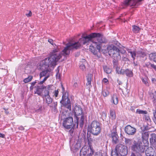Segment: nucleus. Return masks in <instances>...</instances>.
Wrapping results in <instances>:
<instances>
[{
	"label": "nucleus",
	"mask_w": 156,
	"mask_h": 156,
	"mask_svg": "<svg viewBox=\"0 0 156 156\" xmlns=\"http://www.w3.org/2000/svg\"><path fill=\"white\" fill-rule=\"evenodd\" d=\"M105 39L101 34L98 33H92L88 35L83 34L82 38H80L78 42H75L73 44H75V45L79 44L77 47V49L82 44H85L90 41H92V44L90 46V49L93 54L96 55L98 58L100 57L101 43L105 42Z\"/></svg>",
	"instance_id": "1"
},
{
	"label": "nucleus",
	"mask_w": 156,
	"mask_h": 156,
	"mask_svg": "<svg viewBox=\"0 0 156 156\" xmlns=\"http://www.w3.org/2000/svg\"><path fill=\"white\" fill-rule=\"evenodd\" d=\"M75 44L70 43L67 44L66 47L61 52L60 51L59 46H58L56 49L53 50L48 58L44 59L41 62L40 66L44 67L45 69H48L49 67H54L57 65V62L62 56L64 57L63 60L66 59V57L69 54L70 50L77 48V47L79 46V44L75 46Z\"/></svg>",
	"instance_id": "2"
},
{
	"label": "nucleus",
	"mask_w": 156,
	"mask_h": 156,
	"mask_svg": "<svg viewBox=\"0 0 156 156\" xmlns=\"http://www.w3.org/2000/svg\"><path fill=\"white\" fill-rule=\"evenodd\" d=\"M134 143L131 146V150L133 151L131 154L135 156H143L147 146L141 141L134 140Z\"/></svg>",
	"instance_id": "3"
},
{
	"label": "nucleus",
	"mask_w": 156,
	"mask_h": 156,
	"mask_svg": "<svg viewBox=\"0 0 156 156\" xmlns=\"http://www.w3.org/2000/svg\"><path fill=\"white\" fill-rule=\"evenodd\" d=\"M101 125L100 123L96 121H94L88 126L87 130L92 134L97 136L101 132Z\"/></svg>",
	"instance_id": "4"
},
{
	"label": "nucleus",
	"mask_w": 156,
	"mask_h": 156,
	"mask_svg": "<svg viewBox=\"0 0 156 156\" xmlns=\"http://www.w3.org/2000/svg\"><path fill=\"white\" fill-rule=\"evenodd\" d=\"M115 151H112V156H119L120 154L121 156H124L127 154V147L125 145L122 144H118L115 148Z\"/></svg>",
	"instance_id": "5"
},
{
	"label": "nucleus",
	"mask_w": 156,
	"mask_h": 156,
	"mask_svg": "<svg viewBox=\"0 0 156 156\" xmlns=\"http://www.w3.org/2000/svg\"><path fill=\"white\" fill-rule=\"evenodd\" d=\"M49 76V75L46 76L44 77L42 81H40L38 83V85L35 86V87L36 88V91L35 92V94H37L38 95L41 96L44 89H45L46 90L50 91L51 87H52V85H50L46 87L42 85L43 83L47 80Z\"/></svg>",
	"instance_id": "6"
},
{
	"label": "nucleus",
	"mask_w": 156,
	"mask_h": 156,
	"mask_svg": "<svg viewBox=\"0 0 156 156\" xmlns=\"http://www.w3.org/2000/svg\"><path fill=\"white\" fill-rule=\"evenodd\" d=\"M109 55L112 58L117 59H120L121 56L120 54V51L116 46L113 45H109L107 47Z\"/></svg>",
	"instance_id": "7"
},
{
	"label": "nucleus",
	"mask_w": 156,
	"mask_h": 156,
	"mask_svg": "<svg viewBox=\"0 0 156 156\" xmlns=\"http://www.w3.org/2000/svg\"><path fill=\"white\" fill-rule=\"evenodd\" d=\"M62 86L63 95L62 100L60 102L62 105L67 108L69 111L71 110V103L69 98L68 97V94L67 92L64 93L65 90L64 88Z\"/></svg>",
	"instance_id": "8"
},
{
	"label": "nucleus",
	"mask_w": 156,
	"mask_h": 156,
	"mask_svg": "<svg viewBox=\"0 0 156 156\" xmlns=\"http://www.w3.org/2000/svg\"><path fill=\"white\" fill-rule=\"evenodd\" d=\"M73 111L74 113V117L76 119V120H74V122L76 123V127H78L79 120V118L78 116L83 114V110L80 106L76 105L73 109Z\"/></svg>",
	"instance_id": "9"
},
{
	"label": "nucleus",
	"mask_w": 156,
	"mask_h": 156,
	"mask_svg": "<svg viewBox=\"0 0 156 156\" xmlns=\"http://www.w3.org/2000/svg\"><path fill=\"white\" fill-rule=\"evenodd\" d=\"M142 0H125L122 5V8H124L128 5L137 7L141 4V2Z\"/></svg>",
	"instance_id": "10"
},
{
	"label": "nucleus",
	"mask_w": 156,
	"mask_h": 156,
	"mask_svg": "<svg viewBox=\"0 0 156 156\" xmlns=\"http://www.w3.org/2000/svg\"><path fill=\"white\" fill-rule=\"evenodd\" d=\"M63 125L66 129H69L72 126H75V124L73 123V118L71 117H69L64 119Z\"/></svg>",
	"instance_id": "11"
},
{
	"label": "nucleus",
	"mask_w": 156,
	"mask_h": 156,
	"mask_svg": "<svg viewBox=\"0 0 156 156\" xmlns=\"http://www.w3.org/2000/svg\"><path fill=\"white\" fill-rule=\"evenodd\" d=\"M113 127L111 133L109 134V137L112 138L113 143L116 144L119 142V136L117 133L116 128L114 126Z\"/></svg>",
	"instance_id": "12"
},
{
	"label": "nucleus",
	"mask_w": 156,
	"mask_h": 156,
	"mask_svg": "<svg viewBox=\"0 0 156 156\" xmlns=\"http://www.w3.org/2000/svg\"><path fill=\"white\" fill-rule=\"evenodd\" d=\"M124 130L126 133L129 135H133L136 132V129L129 125L125 127Z\"/></svg>",
	"instance_id": "13"
},
{
	"label": "nucleus",
	"mask_w": 156,
	"mask_h": 156,
	"mask_svg": "<svg viewBox=\"0 0 156 156\" xmlns=\"http://www.w3.org/2000/svg\"><path fill=\"white\" fill-rule=\"evenodd\" d=\"M120 73L123 75H126L129 77H132L133 76L132 71L128 69H122L119 72Z\"/></svg>",
	"instance_id": "14"
},
{
	"label": "nucleus",
	"mask_w": 156,
	"mask_h": 156,
	"mask_svg": "<svg viewBox=\"0 0 156 156\" xmlns=\"http://www.w3.org/2000/svg\"><path fill=\"white\" fill-rule=\"evenodd\" d=\"M124 141L126 146L129 147L131 149V146H132L133 144H134V142L135 140H133L132 139H129L126 138H124Z\"/></svg>",
	"instance_id": "15"
},
{
	"label": "nucleus",
	"mask_w": 156,
	"mask_h": 156,
	"mask_svg": "<svg viewBox=\"0 0 156 156\" xmlns=\"http://www.w3.org/2000/svg\"><path fill=\"white\" fill-rule=\"evenodd\" d=\"M145 153L146 156H156V153L151 148H147L145 150Z\"/></svg>",
	"instance_id": "16"
},
{
	"label": "nucleus",
	"mask_w": 156,
	"mask_h": 156,
	"mask_svg": "<svg viewBox=\"0 0 156 156\" xmlns=\"http://www.w3.org/2000/svg\"><path fill=\"white\" fill-rule=\"evenodd\" d=\"M151 137L150 139V143L152 144L156 145V134L154 133L151 134Z\"/></svg>",
	"instance_id": "17"
},
{
	"label": "nucleus",
	"mask_w": 156,
	"mask_h": 156,
	"mask_svg": "<svg viewBox=\"0 0 156 156\" xmlns=\"http://www.w3.org/2000/svg\"><path fill=\"white\" fill-rule=\"evenodd\" d=\"M89 152H90V149L83 148L80 151V156H86L87 153L89 154Z\"/></svg>",
	"instance_id": "18"
},
{
	"label": "nucleus",
	"mask_w": 156,
	"mask_h": 156,
	"mask_svg": "<svg viewBox=\"0 0 156 156\" xmlns=\"http://www.w3.org/2000/svg\"><path fill=\"white\" fill-rule=\"evenodd\" d=\"M88 133L86 134V131L83 130L81 134V135L83 138L84 139L85 141L87 140L88 144H89L90 141H91L90 140L91 139V138H89L88 137Z\"/></svg>",
	"instance_id": "19"
},
{
	"label": "nucleus",
	"mask_w": 156,
	"mask_h": 156,
	"mask_svg": "<svg viewBox=\"0 0 156 156\" xmlns=\"http://www.w3.org/2000/svg\"><path fill=\"white\" fill-rule=\"evenodd\" d=\"M149 58L150 60L156 62V53H152L149 55Z\"/></svg>",
	"instance_id": "20"
},
{
	"label": "nucleus",
	"mask_w": 156,
	"mask_h": 156,
	"mask_svg": "<svg viewBox=\"0 0 156 156\" xmlns=\"http://www.w3.org/2000/svg\"><path fill=\"white\" fill-rule=\"evenodd\" d=\"M44 98H45V101L47 104L48 106H49V105L52 102V99L51 98L50 96L44 97Z\"/></svg>",
	"instance_id": "21"
},
{
	"label": "nucleus",
	"mask_w": 156,
	"mask_h": 156,
	"mask_svg": "<svg viewBox=\"0 0 156 156\" xmlns=\"http://www.w3.org/2000/svg\"><path fill=\"white\" fill-rule=\"evenodd\" d=\"M112 101L115 105L118 103V98L116 94H114L112 97Z\"/></svg>",
	"instance_id": "22"
},
{
	"label": "nucleus",
	"mask_w": 156,
	"mask_h": 156,
	"mask_svg": "<svg viewBox=\"0 0 156 156\" xmlns=\"http://www.w3.org/2000/svg\"><path fill=\"white\" fill-rule=\"evenodd\" d=\"M92 76L91 74H89L87 76V83L86 85L87 86L91 85Z\"/></svg>",
	"instance_id": "23"
},
{
	"label": "nucleus",
	"mask_w": 156,
	"mask_h": 156,
	"mask_svg": "<svg viewBox=\"0 0 156 156\" xmlns=\"http://www.w3.org/2000/svg\"><path fill=\"white\" fill-rule=\"evenodd\" d=\"M103 69L104 72L107 74H109L111 73V69L107 66H103Z\"/></svg>",
	"instance_id": "24"
},
{
	"label": "nucleus",
	"mask_w": 156,
	"mask_h": 156,
	"mask_svg": "<svg viewBox=\"0 0 156 156\" xmlns=\"http://www.w3.org/2000/svg\"><path fill=\"white\" fill-rule=\"evenodd\" d=\"M84 119L85 117L83 114L81 115V118L79 122L80 126L81 127H82L83 125Z\"/></svg>",
	"instance_id": "25"
},
{
	"label": "nucleus",
	"mask_w": 156,
	"mask_h": 156,
	"mask_svg": "<svg viewBox=\"0 0 156 156\" xmlns=\"http://www.w3.org/2000/svg\"><path fill=\"white\" fill-rule=\"evenodd\" d=\"M132 30L135 33H138L140 30V28L138 26L135 25L132 26Z\"/></svg>",
	"instance_id": "26"
},
{
	"label": "nucleus",
	"mask_w": 156,
	"mask_h": 156,
	"mask_svg": "<svg viewBox=\"0 0 156 156\" xmlns=\"http://www.w3.org/2000/svg\"><path fill=\"white\" fill-rule=\"evenodd\" d=\"M146 55L145 53L141 51H137V57H144Z\"/></svg>",
	"instance_id": "27"
},
{
	"label": "nucleus",
	"mask_w": 156,
	"mask_h": 156,
	"mask_svg": "<svg viewBox=\"0 0 156 156\" xmlns=\"http://www.w3.org/2000/svg\"><path fill=\"white\" fill-rule=\"evenodd\" d=\"M128 52L130 54L132 57L133 58V60H134L135 59V57H137V52H136L134 51H128Z\"/></svg>",
	"instance_id": "28"
},
{
	"label": "nucleus",
	"mask_w": 156,
	"mask_h": 156,
	"mask_svg": "<svg viewBox=\"0 0 156 156\" xmlns=\"http://www.w3.org/2000/svg\"><path fill=\"white\" fill-rule=\"evenodd\" d=\"M110 115L112 119H115L116 118L115 112L112 110H110Z\"/></svg>",
	"instance_id": "29"
},
{
	"label": "nucleus",
	"mask_w": 156,
	"mask_h": 156,
	"mask_svg": "<svg viewBox=\"0 0 156 156\" xmlns=\"http://www.w3.org/2000/svg\"><path fill=\"white\" fill-rule=\"evenodd\" d=\"M33 76H29L23 80V82L25 83H27L30 81L32 79Z\"/></svg>",
	"instance_id": "30"
},
{
	"label": "nucleus",
	"mask_w": 156,
	"mask_h": 156,
	"mask_svg": "<svg viewBox=\"0 0 156 156\" xmlns=\"http://www.w3.org/2000/svg\"><path fill=\"white\" fill-rule=\"evenodd\" d=\"M141 133L142 134V137L143 139H146L148 137L149 134L148 132H142Z\"/></svg>",
	"instance_id": "31"
},
{
	"label": "nucleus",
	"mask_w": 156,
	"mask_h": 156,
	"mask_svg": "<svg viewBox=\"0 0 156 156\" xmlns=\"http://www.w3.org/2000/svg\"><path fill=\"white\" fill-rule=\"evenodd\" d=\"M57 102H53L51 104V105H50L49 106L51 107L52 108L54 109L55 111H56L57 109Z\"/></svg>",
	"instance_id": "32"
},
{
	"label": "nucleus",
	"mask_w": 156,
	"mask_h": 156,
	"mask_svg": "<svg viewBox=\"0 0 156 156\" xmlns=\"http://www.w3.org/2000/svg\"><path fill=\"white\" fill-rule=\"evenodd\" d=\"M136 113L141 114H147V112L146 111H143L140 109H137L136 111Z\"/></svg>",
	"instance_id": "33"
},
{
	"label": "nucleus",
	"mask_w": 156,
	"mask_h": 156,
	"mask_svg": "<svg viewBox=\"0 0 156 156\" xmlns=\"http://www.w3.org/2000/svg\"><path fill=\"white\" fill-rule=\"evenodd\" d=\"M48 72L47 70H45L41 73L40 74V78H41L42 77L45 76L47 74Z\"/></svg>",
	"instance_id": "34"
},
{
	"label": "nucleus",
	"mask_w": 156,
	"mask_h": 156,
	"mask_svg": "<svg viewBox=\"0 0 156 156\" xmlns=\"http://www.w3.org/2000/svg\"><path fill=\"white\" fill-rule=\"evenodd\" d=\"M102 94L104 97H106L109 94V92L108 90H102Z\"/></svg>",
	"instance_id": "35"
},
{
	"label": "nucleus",
	"mask_w": 156,
	"mask_h": 156,
	"mask_svg": "<svg viewBox=\"0 0 156 156\" xmlns=\"http://www.w3.org/2000/svg\"><path fill=\"white\" fill-rule=\"evenodd\" d=\"M113 58V63L114 66L115 67H116L117 66V65H118V61L119 60V59H115V58Z\"/></svg>",
	"instance_id": "36"
},
{
	"label": "nucleus",
	"mask_w": 156,
	"mask_h": 156,
	"mask_svg": "<svg viewBox=\"0 0 156 156\" xmlns=\"http://www.w3.org/2000/svg\"><path fill=\"white\" fill-rule=\"evenodd\" d=\"M75 126H73L71 128V129L69 131V133L70 135L72 136L74 131Z\"/></svg>",
	"instance_id": "37"
},
{
	"label": "nucleus",
	"mask_w": 156,
	"mask_h": 156,
	"mask_svg": "<svg viewBox=\"0 0 156 156\" xmlns=\"http://www.w3.org/2000/svg\"><path fill=\"white\" fill-rule=\"evenodd\" d=\"M44 97H48L50 96L49 95V91L48 90H47L45 89L44 91Z\"/></svg>",
	"instance_id": "38"
},
{
	"label": "nucleus",
	"mask_w": 156,
	"mask_h": 156,
	"mask_svg": "<svg viewBox=\"0 0 156 156\" xmlns=\"http://www.w3.org/2000/svg\"><path fill=\"white\" fill-rule=\"evenodd\" d=\"M94 151L90 147V152L89 154H87V156H92L94 154Z\"/></svg>",
	"instance_id": "39"
},
{
	"label": "nucleus",
	"mask_w": 156,
	"mask_h": 156,
	"mask_svg": "<svg viewBox=\"0 0 156 156\" xmlns=\"http://www.w3.org/2000/svg\"><path fill=\"white\" fill-rule=\"evenodd\" d=\"M145 126L144 125H143L140 127V129L141 130V133H142V132H145V131H146L145 129Z\"/></svg>",
	"instance_id": "40"
},
{
	"label": "nucleus",
	"mask_w": 156,
	"mask_h": 156,
	"mask_svg": "<svg viewBox=\"0 0 156 156\" xmlns=\"http://www.w3.org/2000/svg\"><path fill=\"white\" fill-rule=\"evenodd\" d=\"M80 68L81 69H82V70H84L85 69V65L83 64H81L80 66Z\"/></svg>",
	"instance_id": "41"
},
{
	"label": "nucleus",
	"mask_w": 156,
	"mask_h": 156,
	"mask_svg": "<svg viewBox=\"0 0 156 156\" xmlns=\"http://www.w3.org/2000/svg\"><path fill=\"white\" fill-rule=\"evenodd\" d=\"M142 82L144 83L146 85H148V83L146 79H142Z\"/></svg>",
	"instance_id": "42"
},
{
	"label": "nucleus",
	"mask_w": 156,
	"mask_h": 156,
	"mask_svg": "<svg viewBox=\"0 0 156 156\" xmlns=\"http://www.w3.org/2000/svg\"><path fill=\"white\" fill-rule=\"evenodd\" d=\"M48 41L49 43H50L52 45H54L55 44V46H56L55 44H53V41L52 39H48Z\"/></svg>",
	"instance_id": "43"
},
{
	"label": "nucleus",
	"mask_w": 156,
	"mask_h": 156,
	"mask_svg": "<svg viewBox=\"0 0 156 156\" xmlns=\"http://www.w3.org/2000/svg\"><path fill=\"white\" fill-rule=\"evenodd\" d=\"M58 90H55L54 92V95L55 96V97H57L58 94Z\"/></svg>",
	"instance_id": "44"
},
{
	"label": "nucleus",
	"mask_w": 156,
	"mask_h": 156,
	"mask_svg": "<svg viewBox=\"0 0 156 156\" xmlns=\"http://www.w3.org/2000/svg\"><path fill=\"white\" fill-rule=\"evenodd\" d=\"M103 81L106 83L108 82V81L107 79L106 78H104L103 80Z\"/></svg>",
	"instance_id": "45"
},
{
	"label": "nucleus",
	"mask_w": 156,
	"mask_h": 156,
	"mask_svg": "<svg viewBox=\"0 0 156 156\" xmlns=\"http://www.w3.org/2000/svg\"><path fill=\"white\" fill-rule=\"evenodd\" d=\"M32 15V12L31 11H30L28 13H26V15L27 17L30 16Z\"/></svg>",
	"instance_id": "46"
},
{
	"label": "nucleus",
	"mask_w": 156,
	"mask_h": 156,
	"mask_svg": "<svg viewBox=\"0 0 156 156\" xmlns=\"http://www.w3.org/2000/svg\"><path fill=\"white\" fill-rule=\"evenodd\" d=\"M145 120L146 121H151V119L149 116H146L145 118Z\"/></svg>",
	"instance_id": "47"
},
{
	"label": "nucleus",
	"mask_w": 156,
	"mask_h": 156,
	"mask_svg": "<svg viewBox=\"0 0 156 156\" xmlns=\"http://www.w3.org/2000/svg\"><path fill=\"white\" fill-rule=\"evenodd\" d=\"M151 66L156 70V66L153 64H151Z\"/></svg>",
	"instance_id": "48"
},
{
	"label": "nucleus",
	"mask_w": 156,
	"mask_h": 156,
	"mask_svg": "<svg viewBox=\"0 0 156 156\" xmlns=\"http://www.w3.org/2000/svg\"><path fill=\"white\" fill-rule=\"evenodd\" d=\"M41 109H42V107L41 106H40L39 108L38 109H37L36 110V111L37 112H41Z\"/></svg>",
	"instance_id": "49"
},
{
	"label": "nucleus",
	"mask_w": 156,
	"mask_h": 156,
	"mask_svg": "<svg viewBox=\"0 0 156 156\" xmlns=\"http://www.w3.org/2000/svg\"><path fill=\"white\" fill-rule=\"evenodd\" d=\"M39 83V82L37 83L36 80L35 81L31 83V85L32 86H34L35 84L36 83H37L38 84Z\"/></svg>",
	"instance_id": "50"
},
{
	"label": "nucleus",
	"mask_w": 156,
	"mask_h": 156,
	"mask_svg": "<svg viewBox=\"0 0 156 156\" xmlns=\"http://www.w3.org/2000/svg\"><path fill=\"white\" fill-rule=\"evenodd\" d=\"M28 69H28V68H27L25 69V71H24V72H25L26 73H27H27H30V72H28V71H27V70H28Z\"/></svg>",
	"instance_id": "51"
},
{
	"label": "nucleus",
	"mask_w": 156,
	"mask_h": 156,
	"mask_svg": "<svg viewBox=\"0 0 156 156\" xmlns=\"http://www.w3.org/2000/svg\"><path fill=\"white\" fill-rule=\"evenodd\" d=\"M19 129H20V130H23L24 129V128L22 126H20L19 128Z\"/></svg>",
	"instance_id": "52"
},
{
	"label": "nucleus",
	"mask_w": 156,
	"mask_h": 156,
	"mask_svg": "<svg viewBox=\"0 0 156 156\" xmlns=\"http://www.w3.org/2000/svg\"><path fill=\"white\" fill-rule=\"evenodd\" d=\"M94 156H103L102 154L100 153L96 154Z\"/></svg>",
	"instance_id": "53"
},
{
	"label": "nucleus",
	"mask_w": 156,
	"mask_h": 156,
	"mask_svg": "<svg viewBox=\"0 0 156 156\" xmlns=\"http://www.w3.org/2000/svg\"><path fill=\"white\" fill-rule=\"evenodd\" d=\"M4 136L5 135L4 134L0 133V137L2 138H4Z\"/></svg>",
	"instance_id": "54"
},
{
	"label": "nucleus",
	"mask_w": 156,
	"mask_h": 156,
	"mask_svg": "<svg viewBox=\"0 0 156 156\" xmlns=\"http://www.w3.org/2000/svg\"><path fill=\"white\" fill-rule=\"evenodd\" d=\"M145 129L146 131L150 129V128L149 127L147 126H145Z\"/></svg>",
	"instance_id": "55"
},
{
	"label": "nucleus",
	"mask_w": 156,
	"mask_h": 156,
	"mask_svg": "<svg viewBox=\"0 0 156 156\" xmlns=\"http://www.w3.org/2000/svg\"><path fill=\"white\" fill-rule=\"evenodd\" d=\"M153 114H154V118L153 119H156V113L154 112Z\"/></svg>",
	"instance_id": "56"
},
{
	"label": "nucleus",
	"mask_w": 156,
	"mask_h": 156,
	"mask_svg": "<svg viewBox=\"0 0 156 156\" xmlns=\"http://www.w3.org/2000/svg\"><path fill=\"white\" fill-rule=\"evenodd\" d=\"M122 58L123 60L124 61H127L128 59L127 58L125 57H122Z\"/></svg>",
	"instance_id": "57"
},
{
	"label": "nucleus",
	"mask_w": 156,
	"mask_h": 156,
	"mask_svg": "<svg viewBox=\"0 0 156 156\" xmlns=\"http://www.w3.org/2000/svg\"><path fill=\"white\" fill-rule=\"evenodd\" d=\"M74 86L75 87H76L78 86L77 83H75L74 84Z\"/></svg>",
	"instance_id": "58"
},
{
	"label": "nucleus",
	"mask_w": 156,
	"mask_h": 156,
	"mask_svg": "<svg viewBox=\"0 0 156 156\" xmlns=\"http://www.w3.org/2000/svg\"><path fill=\"white\" fill-rule=\"evenodd\" d=\"M4 109L5 110V112L6 113V114H8L9 113V112L7 111L6 110V109H5V108H4Z\"/></svg>",
	"instance_id": "59"
},
{
	"label": "nucleus",
	"mask_w": 156,
	"mask_h": 156,
	"mask_svg": "<svg viewBox=\"0 0 156 156\" xmlns=\"http://www.w3.org/2000/svg\"><path fill=\"white\" fill-rule=\"evenodd\" d=\"M153 121H154V122L156 124V119H153Z\"/></svg>",
	"instance_id": "60"
},
{
	"label": "nucleus",
	"mask_w": 156,
	"mask_h": 156,
	"mask_svg": "<svg viewBox=\"0 0 156 156\" xmlns=\"http://www.w3.org/2000/svg\"><path fill=\"white\" fill-rule=\"evenodd\" d=\"M156 80L154 78H153L152 79V81L153 82L154 81H155Z\"/></svg>",
	"instance_id": "61"
},
{
	"label": "nucleus",
	"mask_w": 156,
	"mask_h": 156,
	"mask_svg": "<svg viewBox=\"0 0 156 156\" xmlns=\"http://www.w3.org/2000/svg\"><path fill=\"white\" fill-rule=\"evenodd\" d=\"M33 88H34V87H33V86H31L30 87V89H33Z\"/></svg>",
	"instance_id": "62"
},
{
	"label": "nucleus",
	"mask_w": 156,
	"mask_h": 156,
	"mask_svg": "<svg viewBox=\"0 0 156 156\" xmlns=\"http://www.w3.org/2000/svg\"><path fill=\"white\" fill-rule=\"evenodd\" d=\"M118 83L119 85H120L122 84V83L121 81H119V82H118Z\"/></svg>",
	"instance_id": "63"
},
{
	"label": "nucleus",
	"mask_w": 156,
	"mask_h": 156,
	"mask_svg": "<svg viewBox=\"0 0 156 156\" xmlns=\"http://www.w3.org/2000/svg\"><path fill=\"white\" fill-rule=\"evenodd\" d=\"M130 110H133V107H131L130 108Z\"/></svg>",
	"instance_id": "64"
}]
</instances>
